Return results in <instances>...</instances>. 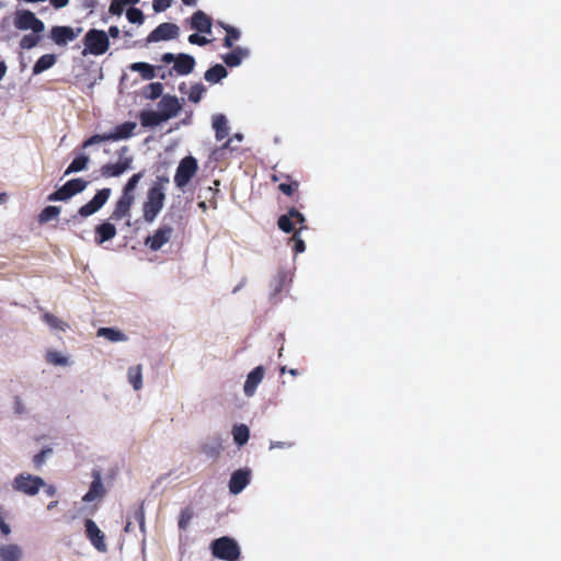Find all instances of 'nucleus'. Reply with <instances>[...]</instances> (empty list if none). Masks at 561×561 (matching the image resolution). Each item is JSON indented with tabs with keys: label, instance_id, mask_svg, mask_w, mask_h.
Wrapping results in <instances>:
<instances>
[{
	"label": "nucleus",
	"instance_id": "obj_5",
	"mask_svg": "<svg viewBox=\"0 0 561 561\" xmlns=\"http://www.w3.org/2000/svg\"><path fill=\"white\" fill-rule=\"evenodd\" d=\"M43 486H45V481L41 477L30 473L18 474L12 482V488L15 491L30 496L37 494Z\"/></svg>",
	"mask_w": 561,
	"mask_h": 561
},
{
	"label": "nucleus",
	"instance_id": "obj_24",
	"mask_svg": "<svg viewBox=\"0 0 561 561\" xmlns=\"http://www.w3.org/2000/svg\"><path fill=\"white\" fill-rule=\"evenodd\" d=\"M249 56V49L237 46L230 53L221 56L224 62L230 67H238L241 65L242 60Z\"/></svg>",
	"mask_w": 561,
	"mask_h": 561
},
{
	"label": "nucleus",
	"instance_id": "obj_25",
	"mask_svg": "<svg viewBox=\"0 0 561 561\" xmlns=\"http://www.w3.org/2000/svg\"><path fill=\"white\" fill-rule=\"evenodd\" d=\"M23 550L15 543L3 545L0 547V561H21Z\"/></svg>",
	"mask_w": 561,
	"mask_h": 561
},
{
	"label": "nucleus",
	"instance_id": "obj_52",
	"mask_svg": "<svg viewBox=\"0 0 561 561\" xmlns=\"http://www.w3.org/2000/svg\"><path fill=\"white\" fill-rule=\"evenodd\" d=\"M125 4H123L122 0H112L110 4L108 12L113 15H121L124 11Z\"/></svg>",
	"mask_w": 561,
	"mask_h": 561
},
{
	"label": "nucleus",
	"instance_id": "obj_41",
	"mask_svg": "<svg viewBox=\"0 0 561 561\" xmlns=\"http://www.w3.org/2000/svg\"><path fill=\"white\" fill-rule=\"evenodd\" d=\"M206 192L209 195L208 201H202L198 203V207L202 208L204 211L209 207L217 208L216 195L219 193V190L209 186L207 187Z\"/></svg>",
	"mask_w": 561,
	"mask_h": 561
},
{
	"label": "nucleus",
	"instance_id": "obj_2",
	"mask_svg": "<svg viewBox=\"0 0 561 561\" xmlns=\"http://www.w3.org/2000/svg\"><path fill=\"white\" fill-rule=\"evenodd\" d=\"M211 553L215 558L225 561H238L240 559V548L237 541L230 537H220L210 545Z\"/></svg>",
	"mask_w": 561,
	"mask_h": 561
},
{
	"label": "nucleus",
	"instance_id": "obj_11",
	"mask_svg": "<svg viewBox=\"0 0 561 561\" xmlns=\"http://www.w3.org/2000/svg\"><path fill=\"white\" fill-rule=\"evenodd\" d=\"M85 536L90 540L91 545L100 552L107 551V545L105 542V535L99 528L93 519L87 518L84 520Z\"/></svg>",
	"mask_w": 561,
	"mask_h": 561
},
{
	"label": "nucleus",
	"instance_id": "obj_48",
	"mask_svg": "<svg viewBox=\"0 0 561 561\" xmlns=\"http://www.w3.org/2000/svg\"><path fill=\"white\" fill-rule=\"evenodd\" d=\"M290 241L294 242L293 251L295 252V254L302 253L306 250V244H305V241L300 237L299 230L294 231V234L290 238Z\"/></svg>",
	"mask_w": 561,
	"mask_h": 561
},
{
	"label": "nucleus",
	"instance_id": "obj_58",
	"mask_svg": "<svg viewBox=\"0 0 561 561\" xmlns=\"http://www.w3.org/2000/svg\"><path fill=\"white\" fill-rule=\"evenodd\" d=\"M50 3L55 9H61L69 3V0H50Z\"/></svg>",
	"mask_w": 561,
	"mask_h": 561
},
{
	"label": "nucleus",
	"instance_id": "obj_23",
	"mask_svg": "<svg viewBox=\"0 0 561 561\" xmlns=\"http://www.w3.org/2000/svg\"><path fill=\"white\" fill-rule=\"evenodd\" d=\"M116 233V227L112 222H102L95 227V242L99 245L103 244L104 242L112 240Z\"/></svg>",
	"mask_w": 561,
	"mask_h": 561
},
{
	"label": "nucleus",
	"instance_id": "obj_63",
	"mask_svg": "<svg viewBox=\"0 0 561 561\" xmlns=\"http://www.w3.org/2000/svg\"><path fill=\"white\" fill-rule=\"evenodd\" d=\"M45 492L47 493V495L49 496H54L55 493H56V489L53 486V485H46L45 484Z\"/></svg>",
	"mask_w": 561,
	"mask_h": 561
},
{
	"label": "nucleus",
	"instance_id": "obj_18",
	"mask_svg": "<svg viewBox=\"0 0 561 561\" xmlns=\"http://www.w3.org/2000/svg\"><path fill=\"white\" fill-rule=\"evenodd\" d=\"M264 374L265 369L263 366H257L249 373L243 387L247 397H252L255 393L257 386L264 378Z\"/></svg>",
	"mask_w": 561,
	"mask_h": 561
},
{
	"label": "nucleus",
	"instance_id": "obj_42",
	"mask_svg": "<svg viewBox=\"0 0 561 561\" xmlns=\"http://www.w3.org/2000/svg\"><path fill=\"white\" fill-rule=\"evenodd\" d=\"M163 85L160 82H152L145 89V95L147 99L156 100L162 95Z\"/></svg>",
	"mask_w": 561,
	"mask_h": 561
},
{
	"label": "nucleus",
	"instance_id": "obj_45",
	"mask_svg": "<svg viewBox=\"0 0 561 561\" xmlns=\"http://www.w3.org/2000/svg\"><path fill=\"white\" fill-rule=\"evenodd\" d=\"M206 88L202 83L193 84L188 92V100L193 103H198L202 100Z\"/></svg>",
	"mask_w": 561,
	"mask_h": 561
},
{
	"label": "nucleus",
	"instance_id": "obj_39",
	"mask_svg": "<svg viewBox=\"0 0 561 561\" xmlns=\"http://www.w3.org/2000/svg\"><path fill=\"white\" fill-rule=\"evenodd\" d=\"M222 446L219 442L213 444H204L201 451L208 458L216 459L221 453Z\"/></svg>",
	"mask_w": 561,
	"mask_h": 561
},
{
	"label": "nucleus",
	"instance_id": "obj_50",
	"mask_svg": "<svg viewBox=\"0 0 561 561\" xmlns=\"http://www.w3.org/2000/svg\"><path fill=\"white\" fill-rule=\"evenodd\" d=\"M103 141H111L108 133L105 134H95L91 137H89L82 145L83 148L90 147L95 144H100Z\"/></svg>",
	"mask_w": 561,
	"mask_h": 561
},
{
	"label": "nucleus",
	"instance_id": "obj_20",
	"mask_svg": "<svg viewBox=\"0 0 561 561\" xmlns=\"http://www.w3.org/2000/svg\"><path fill=\"white\" fill-rule=\"evenodd\" d=\"M105 489L102 482V478L99 471L93 472V481L91 482L89 491L83 495V502H92L96 499L103 497Z\"/></svg>",
	"mask_w": 561,
	"mask_h": 561
},
{
	"label": "nucleus",
	"instance_id": "obj_37",
	"mask_svg": "<svg viewBox=\"0 0 561 561\" xmlns=\"http://www.w3.org/2000/svg\"><path fill=\"white\" fill-rule=\"evenodd\" d=\"M41 39H42L41 33L32 32L30 34H25L20 41V47L22 49H32L38 45Z\"/></svg>",
	"mask_w": 561,
	"mask_h": 561
},
{
	"label": "nucleus",
	"instance_id": "obj_51",
	"mask_svg": "<svg viewBox=\"0 0 561 561\" xmlns=\"http://www.w3.org/2000/svg\"><path fill=\"white\" fill-rule=\"evenodd\" d=\"M53 453V449L47 447V448H44L42 449L38 454H36L34 457H33V463L36 468H41L43 466V463L45 462V459L48 455H50Z\"/></svg>",
	"mask_w": 561,
	"mask_h": 561
},
{
	"label": "nucleus",
	"instance_id": "obj_57",
	"mask_svg": "<svg viewBox=\"0 0 561 561\" xmlns=\"http://www.w3.org/2000/svg\"><path fill=\"white\" fill-rule=\"evenodd\" d=\"M161 60L165 64H171V62L175 64L176 56L172 53H165L162 55Z\"/></svg>",
	"mask_w": 561,
	"mask_h": 561
},
{
	"label": "nucleus",
	"instance_id": "obj_26",
	"mask_svg": "<svg viewBox=\"0 0 561 561\" xmlns=\"http://www.w3.org/2000/svg\"><path fill=\"white\" fill-rule=\"evenodd\" d=\"M139 119L144 127H154L163 122H167V119L159 111L151 110L141 111L139 114Z\"/></svg>",
	"mask_w": 561,
	"mask_h": 561
},
{
	"label": "nucleus",
	"instance_id": "obj_47",
	"mask_svg": "<svg viewBox=\"0 0 561 561\" xmlns=\"http://www.w3.org/2000/svg\"><path fill=\"white\" fill-rule=\"evenodd\" d=\"M131 517L139 524L141 531H145V507L144 502L136 506L133 511Z\"/></svg>",
	"mask_w": 561,
	"mask_h": 561
},
{
	"label": "nucleus",
	"instance_id": "obj_43",
	"mask_svg": "<svg viewBox=\"0 0 561 561\" xmlns=\"http://www.w3.org/2000/svg\"><path fill=\"white\" fill-rule=\"evenodd\" d=\"M299 188V182L296 180H287L278 185V190L286 196H293Z\"/></svg>",
	"mask_w": 561,
	"mask_h": 561
},
{
	"label": "nucleus",
	"instance_id": "obj_55",
	"mask_svg": "<svg viewBox=\"0 0 561 561\" xmlns=\"http://www.w3.org/2000/svg\"><path fill=\"white\" fill-rule=\"evenodd\" d=\"M188 42L193 45L205 46L209 43V39L198 35L197 33H194L188 36Z\"/></svg>",
	"mask_w": 561,
	"mask_h": 561
},
{
	"label": "nucleus",
	"instance_id": "obj_35",
	"mask_svg": "<svg viewBox=\"0 0 561 561\" xmlns=\"http://www.w3.org/2000/svg\"><path fill=\"white\" fill-rule=\"evenodd\" d=\"M99 336H104L112 342L125 341L126 335L119 330L113 328H100L98 330Z\"/></svg>",
	"mask_w": 561,
	"mask_h": 561
},
{
	"label": "nucleus",
	"instance_id": "obj_49",
	"mask_svg": "<svg viewBox=\"0 0 561 561\" xmlns=\"http://www.w3.org/2000/svg\"><path fill=\"white\" fill-rule=\"evenodd\" d=\"M126 18L130 23L141 24L144 22L142 11L137 8H130L126 11Z\"/></svg>",
	"mask_w": 561,
	"mask_h": 561
},
{
	"label": "nucleus",
	"instance_id": "obj_46",
	"mask_svg": "<svg viewBox=\"0 0 561 561\" xmlns=\"http://www.w3.org/2000/svg\"><path fill=\"white\" fill-rule=\"evenodd\" d=\"M193 510L191 507H185L181 511L179 517V528L185 530L193 518Z\"/></svg>",
	"mask_w": 561,
	"mask_h": 561
},
{
	"label": "nucleus",
	"instance_id": "obj_9",
	"mask_svg": "<svg viewBox=\"0 0 561 561\" xmlns=\"http://www.w3.org/2000/svg\"><path fill=\"white\" fill-rule=\"evenodd\" d=\"M111 193L112 191L108 187L99 190L90 202L82 205L78 209V215L85 218L95 214L106 204L111 196Z\"/></svg>",
	"mask_w": 561,
	"mask_h": 561
},
{
	"label": "nucleus",
	"instance_id": "obj_10",
	"mask_svg": "<svg viewBox=\"0 0 561 561\" xmlns=\"http://www.w3.org/2000/svg\"><path fill=\"white\" fill-rule=\"evenodd\" d=\"M294 220L300 225L299 231L307 228L305 216L295 207H291L287 214L279 216L277 226L282 231L290 233L295 231Z\"/></svg>",
	"mask_w": 561,
	"mask_h": 561
},
{
	"label": "nucleus",
	"instance_id": "obj_19",
	"mask_svg": "<svg viewBox=\"0 0 561 561\" xmlns=\"http://www.w3.org/2000/svg\"><path fill=\"white\" fill-rule=\"evenodd\" d=\"M195 65L196 61L193 56L181 53L176 55V60L175 64L173 65V70L180 76H187L194 70Z\"/></svg>",
	"mask_w": 561,
	"mask_h": 561
},
{
	"label": "nucleus",
	"instance_id": "obj_8",
	"mask_svg": "<svg viewBox=\"0 0 561 561\" xmlns=\"http://www.w3.org/2000/svg\"><path fill=\"white\" fill-rule=\"evenodd\" d=\"M13 23L18 30H31L34 33H42L45 28L44 22L30 10H18Z\"/></svg>",
	"mask_w": 561,
	"mask_h": 561
},
{
	"label": "nucleus",
	"instance_id": "obj_30",
	"mask_svg": "<svg viewBox=\"0 0 561 561\" xmlns=\"http://www.w3.org/2000/svg\"><path fill=\"white\" fill-rule=\"evenodd\" d=\"M218 25L221 26L226 31V36L224 38V46L226 48H233L234 42H237L241 36L240 31L238 28H236L234 26H231L224 22H218Z\"/></svg>",
	"mask_w": 561,
	"mask_h": 561
},
{
	"label": "nucleus",
	"instance_id": "obj_60",
	"mask_svg": "<svg viewBox=\"0 0 561 561\" xmlns=\"http://www.w3.org/2000/svg\"><path fill=\"white\" fill-rule=\"evenodd\" d=\"M290 178L291 176L289 174H279L278 175V174L274 173L271 175L272 182H278L280 179H284L287 181V180H290Z\"/></svg>",
	"mask_w": 561,
	"mask_h": 561
},
{
	"label": "nucleus",
	"instance_id": "obj_1",
	"mask_svg": "<svg viewBox=\"0 0 561 561\" xmlns=\"http://www.w3.org/2000/svg\"><path fill=\"white\" fill-rule=\"evenodd\" d=\"M84 49L82 56L93 55L101 56L105 54L110 48L108 35L105 31L91 28L83 37Z\"/></svg>",
	"mask_w": 561,
	"mask_h": 561
},
{
	"label": "nucleus",
	"instance_id": "obj_27",
	"mask_svg": "<svg viewBox=\"0 0 561 561\" xmlns=\"http://www.w3.org/2000/svg\"><path fill=\"white\" fill-rule=\"evenodd\" d=\"M213 128L215 129V136L218 141L228 137L229 126H228L227 118L224 114L214 115Z\"/></svg>",
	"mask_w": 561,
	"mask_h": 561
},
{
	"label": "nucleus",
	"instance_id": "obj_44",
	"mask_svg": "<svg viewBox=\"0 0 561 561\" xmlns=\"http://www.w3.org/2000/svg\"><path fill=\"white\" fill-rule=\"evenodd\" d=\"M46 360L55 366H66L68 364V358L56 351L47 352Z\"/></svg>",
	"mask_w": 561,
	"mask_h": 561
},
{
	"label": "nucleus",
	"instance_id": "obj_7",
	"mask_svg": "<svg viewBox=\"0 0 561 561\" xmlns=\"http://www.w3.org/2000/svg\"><path fill=\"white\" fill-rule=\"evenodd\" d=\"M128 151V147L124 146L119 150V161L116 163H105L101 167L100 172L103 178H117L125 173L127 170L131 168L133 157H124V154Z\"/></svg>",
	"mask_w": 561,
	"mask_h": 561
},
{
	"label": "nucleus",
	"instance_id": "obj_28",
	"mask_svg": "<svg viewBox=\"0 0 561 561\" xmlns=\"http://www.w3.org/2000/svg\"><path fill=\"white\" fill-rule=\"evenodd\" d=\"M227 76V69L222 65L217 64L210 67L208 70H206V72L204 73V79L207 82L215 84L225 79Z\"/></svg>",
	"mask_w": 561,
	"mask_h": 561
},
{
	"label": "nucleus",
	"instance_id": "obj_36",
	"mask_svg": "<svg viewBox=\"0 0 561 561\" xmlns=\"http://www.w3.org/2000/svg\"><path fill=\"white\" fill-rule=\"evenodd\" d=\"M145 171L133 174L123 187V194L135 196L134 191L136 190L139 181L144 178Z\"/></svg>",
	"mask_w": 561,
	"mask_h": 561
},
{
	"label": "nucleus",
	"instance_id": "obj_59",
	"mask_svg": "<svg viewBox=\"0 0 561 561\" xmlns=\"http://www.w3.org/2000/svg\"><path fill=\"white\" fill-rule=\"evenodd\" d=\"M108 36L116 38L119 36V28L116 25H112L108 28V33H106Z\"/></svg>",
	"mask_w": 561,
	"mask_h": 561
},
{
	"label": "nucleus",
	"instance_id": "obj_15",
	"mask_svg": "<svg viewBox=\"0 0 561 561\" xmlns=\"http://www.w3.org/2000/svg\"><path fill=\"white\" fill-rule=\"evenodd\" d=\"M134 203L135 196H129L122 193L121 197L115 203L114 209L110 216V220L118 221L123 218L129 217Z\"/></svg>",
	"mask_w": 561,
	"mask_h": 561
},
{
	"label": "nucleus",
	"instance_id": "obj_53",
	"mask_svg": "<svg viewBox=\"0 0 561 561\" xmlns=\"http://www.w3.org/2000/svg\"><path fill=\"white\" fill-rule=\"evenodd\" d=\"M173 0H153L152 8L154 12H163L171 7Z\"/></svg>",
	"mask_w": 561,
	"mask_h": 561
},
{
	"label": "nucleus",
	"instance_id": "obj_12",
	"mask_svg": "<svg viewBox=\"0 0 561 561\" xmlns=\"http://www.w3.org/2000/svg\"><path fill=\"white\" fill-rule=\"evenodd\" d=\"M173 231L171 226H160L152 236H148L145 239V245L151 251H158L171 240Z\"/></svg>",
	"mask_w": 561,
	"mask_h": 561
},
{
	"label": "nucleus",
	"instance_id": "obj_62",
	"mask_svg": "<svg viewBox=\"0 0 561 561\" xmlns=\"http://www.w3.org/2000/svg\"><path fill=\"white\" fill-rule=\"evenodd\" d=\"M7 69H8L7 64L4 61H0V81L5 76Z\"/></svg>",
	"mask_w": 561,
	"mask_h": 561
},
{
	"label": "nucleus",
	"instance_id": "obj_17",
	"mask_svg": "<svg viewBox=\"0 0 561 561\" xmlns=\"http://www.w3.org/2000/svg\"><path fill=\"white\" fill-rule=\"evenodd\" d=\"M158 108L163 117L168 121L178 115L179 111L181 110V104L175 96L163 95L158 103Z\"/></svg>",
	"mask_w": 561,
	"mask_h": 561
},
{
	"label": "nucleus",
	"instance_id": "obj_13",
	"mask_svg": "<svg viewBox=\"0 0 561 561\" xmlns=\"http://www.w3.org/2000/svg\"><path fill=\"white\" fill-rule=\"evenodd\" d=\"M180 28L174 23L164 22L159 24L147 37L148 43L169 41L179 36Z\"/></svg>",
	"mask_w": 561,
	"mask_h": 561
},
{
	"label": "nucleus",
	"instance_id": "obj_16",
	"mask_svg": "<svg viewBox=\"0 0 561 561\" xmlns=\"http://www.w3.org/2000/svg\"><path fill=\"white\" fill-rule=\"evenodd\" d=\"M251 480V470L245 469H238L232 472L230 480H229V491L232 494H239L249 483Z\"/></svg>",
	"mask_w": 561,
	"mask_h": 561
},
{
	"label": "nucleus",
	"instance_id": "obj_6",
	"mask_svg": "<svg viewBox=\"0 0 561 561\" xmlns=\"http://www.w3.org/2000/svg\"><path fill=\"white\" fill-rule=\"evenodd\" d=\"M198 169L197 161L194 157L188 156L183 158L175 171L174 183L179 188H184L193 176L196 174Z\"/></svg>",
	"mask_w": 561,
	"mask_h": 561
},
{
	"label": "nucleus",
	"instance_id": "obj_56",
	"mask_svg": "<svg viewBox=\"0 0 561 561\" xmlns=\"http://www.w3.org/2000/svg\"><path fill=\"white\" fill-rule=\"evenodd\" d=\"M293 443L289 442H271L270 449L274 448H290Z\"/></svg>",
	"mask_w": 561,
	"mask_h": 561
},
{
	"label": "nucleus",
	"instance_id": "obj_54",
	"mask_svg": "<svg viewBox=\"0 0 561 561\" xmlns=\"http://www.w3.org/2000/svg\"><path fill=\"white\" fill-rule=\"evenodd\" d=\"M168 183L169 178L167 175H158L149 188H160L161 192H164Z\"/></svg>",
	"mask_w": 561,
	"mask_h": 561
},
{
	"label": "nucleus",
	"instance_id": "obj_33",
	"mask_svg": "<svg viewBox=\"0 0 561 561\" xmlns=\"http://www.w3.org/2000/svg\"><path fill=\"white\" fill-rule=\"evenodd\" d=\"M130 70L139 72L144 80H151L156 77L154 67L147 62H134L130 65Z\"/></svg>",
	"mask_w": 561,
	"mask_h": 561
},
{
	"label": "nucleus",
	"instance_id": "obj_32",
	"mask_svg": "<svg viewBox=\"0 0 561 561\" xmlns=\"http://www.w3.org/2000/svg\"><path fill=\"white\" fill-rule=\"evenodd\" d=\"M89 157L85 154H80L76 157L72 162L68 165L66 171L64 172V176H68L71 173L80 172L87 169L89 163Z\"/></svg>",
	"mask_w": 561,
	"mask_h": 561
},
{
	"label": "nucleus",
	"instance_id": "obj_64",
	"mask_svg": "<svg viewBox=\"0 0 561 561\" xmlns=\"http://www.w3.org/2000/svg\"><path fill=\"white\" fill-rule=\"evenodd\" d=\"M15 410L19 413H22V411H23L22 403L19 398H16V400H15Z\"/></svg>",
	"mask_w": 561,
	"mask_h": 561
},
{
	"label": "nucleus",
	"instance_id": "obj_4",
	"mask_svg": "<svg viewBox=\"0 0 561 561\" xmlns=\"http://www.w3.org/2000/svg\"><path fill=\"white\" fill-rule=\"evenodd\" d=\"M88 186V182L81 178L67 181L61 187L48 195L49 202L68 201L72 196L83 192Z\"/></svg>",
	"mask_w": 561,
	"mask_h": 561
},
{
	"label": "nucleus",
	"instance_id": "obj_38",
	"mask_svg": "<svg viewBox=\"0 0 561 561\" xmlns=\"http://www.w3.org/2000/svg\"><path fill=\"white\" fill-rule=\"evenodd\" d=\"M60 214V207L58 206H46L38 215V221L46 224L53 219H56Z\"/></svg>",
	"mask_w": 561,
	"mask_h": 561
},
{
	"label": "nucleus",
	"instance_id": "obj_29",
	"mask_svg": "<svg viewBox=\"0 0 561 561\" xmlns=\"http://www.w3.org/2000/svg\"><path fill=\"white\" fill-rule=\"evenodd\" d=\"M57 61V58L54 54H45L41 56L35 65L33 66V75H39L47 69L51 68Z\"/></svg>",
	"mask_w": 561,
	"mask_h": 561
},
{
	"label": "nucleus",
	"instance_id": "obj_21",
	"mask_svg": "<svg viewBox=\"0 0 561 561\" xmlns=\"http://www.w3.org/2000/svg\"><path fill=\"white\" fill-rule=\"evenodd\" d=\"M211 19L204 11H196L193 13L191 18V28L199 32V33H210L211 32Z\"/></svg>",
	"mask_w": 561,
	"mask_h": 561
},
{
	"label": "nucleus",
	"instance_id": "obj_14",
	"mask_svg": "<svg viewBox=\"0 0 561 561\" xmlns=\"http://www.w3.org/2000/svg\"><path fill=\"white\" fill-rule=\"evenodd\" d=\"M81 31V27L75 30L71 26H54L50 30V38L56 45L65 46L69 42L75 41Z\"/></svg>",
	"mask_w": 561,
	"mask_h": 561
},
{
	"label": "nucleus",
	"instance_id": "obj_31",
	"mask_svg": "<svg viewBox=\"0 0 561 561\" xmlns=\"http://www.w3.org/2000/svg\"><path fill=\"white\" fill-rule=\"evenodd\" d=\"M128 381L135 390L142 387V366L140 364L130 366L127 373Z\"/></svg>",
	"mask_w": 561,
	"mask_h": 561
},
{
	"label": "nucleus",
	"instance_id": "obj_3",
	"mask_svg": "<svg viewBox=\"0 0 561 561\" xmlns=\"http://www.w3.org/2000/svg\"><path fill=\"white\" fill-rule=\"evenodd\" d=\"M165 193L160 188H149L142 204V218L146 222H152L164 206Z\"/></svg>",
	"mask_w": 561,
	"mask_h": 561
},
{
	"label": "nucleus",
	"instance_id": "obj_61",
	"mask_svg": "<svg viewBox=\"0 0 561 561\" xmlns=\"http://www.w3.org/2000/svg\"><path fill=\"white\" fill-rule=\"evenodd\" d=\"M98 4V0H82V5L85 9L92 10Z\"/></svg>",
	"mask_w": 561,
	"mask_h": 561
},
{
	"label": "nucleus",
	"instance_id": "obj_40",
	"mask_svg": "<svg viewBox=\"0 0 561 561\" xmlns=\"http://www.w3.org/2000/svg\"><path fill=\"white\" fill-rule=\"evenodd\" d=\"M43 320L51 328V329H55V330H60V331H65L68 327V324L64 321H61L60 319H58L56 316L49 313V312H46L43 314Z\"/></svg>",
	"mask_w": 561,
	"mask_h": 561
},
{
	"label": "nucleus",
	"instance_id": "obj_22",
	"mask_svg": "<svg viewBox=\"0 0 561 561\" xmlns=\"http://www.w3.org/2000/svg\"><path fill=\"white\" fill-rule=\"evenodd\" d=\"M137 124L135 122H125L115 126V128L108 133L111 141H117L128 139L134 135Z\"/></svg>",
	"mask_w": 561,
	"mask_h": 561
},
{
	"label": "nucleus",
	"instance_id": "obj_34",
	"mask_svg": "<svg viewBox=\"0 0 561 561\" xmlns=\"http://www.w3.org/2000/svg\"><path fill=\"white\" fill-rule=\"evenodd\" d=\"M233 440L238 446L247 444L250 437L249 427L244 424L234 425L232 428Z\"/></svg>",
	"mask_w": 561,
	"mask_h": 561
}]
</instances>
